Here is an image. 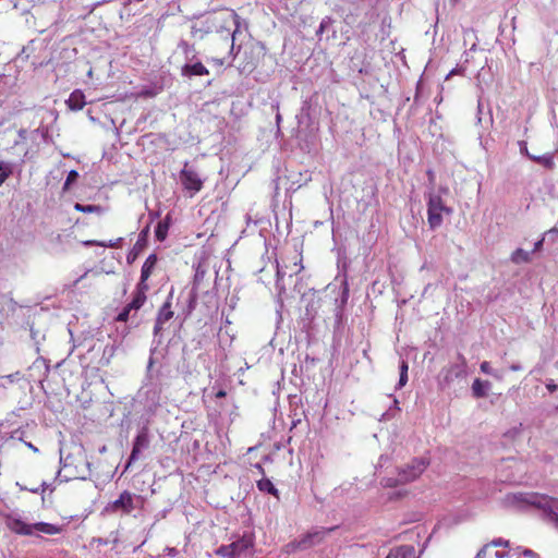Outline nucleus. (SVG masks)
Wrapping results in <instances>:
<instances>
[{
    "instance_id": "f257e3e1",
    "label": "nucleus",
    "mask_w": 558,
    "mask_h": 558,
    "mask_svg": "<svg viewBox=\"0 0 558 558\" xmlns=\"http://www.w3.org/2000/svg\"><path fill=\"white\" fill-rule=\"evenodd\" d=\"M240 28V17L233 10H219L204 15L192 26V36L204 40L210 35L217 36L218 45L234 50L235 34Z\"/></svg>"
},
{
    "instance_id": "f03ea898",
    "label": "nucleus",
    "mask_w": 558,
    "mask_h": 558,
    "mask_svg": "<svg viewBox=\"0 0 558 558\" xmlns=\"http://www.w3.org/2000/svg\"><path fill=\"white\" fill-rule=\"evenodd\" d=\"M453 214V209L447 206L442 197L430 192L427 195V223L432 230L440 228L446 217H450Z\"/></svg>"
},
{
    "instance_id": "7ed1b4c3",
    "label": "nucleus",
    "mask_w": 558,
    "mask_h": 558,
    "mask_svg": "<svg viewBox=\"0 0 558 558\" xmlns=\"http://www.w3.org/2000/svg\"><path fill=\"white\" fill-rule=\"evenodd\" d=\"M524 501L539 510H542L548 521L558 529V498L532 493L529 494Z\"/></svg>"
},
{
    "instance_id": "20e7f679",
    "label": "nucleus",
    "mask_w": 558,
    "mask_h": 558,
    "mask_svg": "<svg viewBox=\"0 0 558 558\" xmlns=\"http://www.w3.org/2000/svg\"><path fill=\"white\" fill-rule=\"evenodd\" d=\"M428 462L424 459H414L404 468L400 469L396 480L387 478L385 485L392 487L403 485L418 478L426 470Z\"/></svg>"
},
{
    "instance_id": "39448f33",
    "label": "nucleus",
    "mask_w": 558,
    "mask_h": 558,
    "mask_svg": "<svg viewBox=\"0 0 558 558\" xmlns=\"http://www.w3.org/2000/svg\"><path fill=\"white\" fill-rule=\"evenodd\" d=\"M179 178L183 190L186 191L191 197L201 192L204 186V180L201 178V174L196 169L190 166L189 162L184 163Z\"/></svg>"
},
{
    "instance_id": "423d86ee",
    "label": "nucleus",
    "mask_w": 558,
    "mask_h": 558,
    "mask_svg": "<svg viewBox=\"0 0 558 558\" xmlns=\"http://www.w3.org/2000/svg\"><path fill=\"white\" fill-rule=\"evenodd\" d=\"M140 497L135 494L124 490L120 494L118 499L109 502L106 506V511L108 513H121L124 515L130 514L135 509V499Z\"/></svg>"
},
{
    "instance_id": "0eeeda50",
    "label": "nucleus",
    "mask_w": 558,
    "mask_h": 558,
    "mask_svg": "<svg viewBox=\"0 0 558 558\" xmlns=\"http://www.w3.org/2000/svg\"><path fill=\"white\" fill-rule=\"evenodd\" d=\"M509 542L502 538L486 544L477 554L476 558H505L508 556Z\"/></svg>"
},
{
    "instance_id": "6e6552de",
    "label": "nucleus",
    "mask_w": 558,
    "mask_h": 558,
    "mask_svg": "<svg viewBox=\"0 0 558 558\" xmlns=\"http://www.w3.org/2000/svg\"><path fill=\"white\" fill-rule=\"evenodd\" d=\"M173 291H170L166 301L159 308L154 326V335H158L163 330L165 325L174 316L172 310Z\"/></svg>"
},
{
    "instance_id": "1a4fd4ad",
    "label": "nucleus",
    "mask_w": 558,
    "mask_h": 558,
    "mask_svg": "<svg viewBox=\"0 0 558 558\" xmlns=\"http://www.w3.org/2000/svg\"><path fill=\"white\" fill-rule=\"evenodd\" d=\"M149 432L147 427H143L136 435L133 441V448L128 461V466H130L134 461H136L142 452V450L147 449L149 447Z\"/></svg>"
},
{
    "instance_id": "9d476101",
    "label": "nucleus",
    "mask_w": 558,
    "mask_h": 558,
    "mask_svg": "<svg viewBox=\"0 0 558 558\" xmlns=\"http://www.w3.org/2000/svg\"><path fill=\"white\" fill-rule=\"evenodd\" d=\"M466 362L463 356H461V364L450 365L442 371V381L441 385L449 386L454 379L462 378L466 374Z\"/></svg>"
},
{
    "instance_id": "9b49d317",
    "label": "nucleus",
    "mask_w": 558,
    "mask_h": 558,
    "mask_svg": "<svg viewBox=\"0 0 558 558\" xmlns=\"http://www.w3.org/2000/svg\"><path fill=\"white\" fill-rule=\"evenodd\" d=\"M61 461L63 463V469H74L72 473L73 476H80L81 471L78 469L86 464L85 456L82 449H78L76 456L68 454L64 458H62Z\"/></svg>"
},
{
    "instance_id": "f8f14e48",
    "label": "nucleus",
    "mask_w": 558,
    "mask_h": 558,
    "mask_svg": "<svg viewBox=\"0 0 558 558\" xmlns=\"http://www.w3.org/2000/svg\"><path fill=\"white\" fill-rule=\"evenodd\" d=\"M209 74V70L205 66V64L197 60L193 63H185L181 68V75L183 77H194V76H205Z\"/></svg>"
},
{
    "instance_id": "ddd939ff",
    "label": "nucleus",
    "mask_w": 558,
    "mask_h": 558,
    "mask_svg": "<svg viewBox=\"0 0 558 558\" xmlns=\"http://www.w3.org/2000/svg\"><path fill=\"white\" fill-rule=\"evenodd\" d=\"M148 289H149V287L147 283L138 282L136 284L134 293H133V299L128 304L129 310L137 311L145 304V302L147 300L146 292L148 291Z\"/></svg>"
},
{
    "instance_id": "4468645a",
    "label": "nucleus",
    "mask_w": 558,
    "mask_h": 558,
    "mask_svg": "<svg viewBox=\"0 0 558 558\" xmlns=\"http://www.w3.org/2000/svg\"><path fill=\"white\" fill-rule=\"evenodd\" d=\"M7 526L12 532L29 536L34 534V524H28L21 519L9 517L7 519Z\"/></svg>"
},
{
    "instance_id": "2eb2a0df",
    "label": "nucleus",
    "mask_w": 558,
    "mask_h": 558,
    "mask_svg": "<svg viewBox=\"0 0 558 558\" xmlns=\"http://www.w3.org/2000/svg\"><path fill=\"white\" fill-rule=\"evenodd\" d=\"M85 105V95L81 89L73 90L66 100V106L72 111L82 110Z\"/></svg>"
},
{
    "instance_id": "dca6fc26",
    "label": "nucleus",
    "mask_w": 558,
    "mask_h": 558,
    "mask_svg": "<svg viewBox=\"0 0 558 558\" xmlns=\"http://www.w3.org/2000/svg\"><path fill=\"white\" fill-rule=\"evenodd\" d=\"M158 258L156 254H150L146 260L144 262L141 270V279L140 282L147 283L148 278L153 274V270L155 269L157 265Z\"/></svg>"
},
{
    "instance_id": "f3484780",
    "label": "nucleus",
    "mask_w": 558,
    "mask_h": 558,
    "mask_svg": "<svg viewBox=\"0 0 558 558\" xmlns=\"http://www.w3.org/2000/svg\"><path fill=\"white\" fill-rule=\"evenodd\" d=\"M234 59H235L234 50L231 53H229V50L226 49V54H223L221 57H210L208 59V62L213 66L221 69L226 65H231V61H233Z\"/></svg>"
},
{
    "instance_id": "a211bd4d",
    "label": "nucleus",
    "mask_w": 558,
    "mask_h": 558,
    "mask_svg": "<svg viewBox=\"0 0 558 558\" xmlns=\"http://www.w3.org/2000/svg\"><path fill=\"white\" fill-rule=\"evenodd\" d=\"M525 154L529 157V159H531L532 161H534V162L545 167L546 169L551 170L555 167V161H554L553 154H545V155H542V156H535V155H531L526 149H525Z\"/></svg>"
},
{
    "instance_id": "6ab92c4d",
    "label": "nucleus",
    "mask_w": 558,
    "mask_h": 558,
    "mask_svg": "<svg viewBox=\"0 0 558 558\" xmlns=\"http://www.w3.org/2000/svg\"><path fill=\"white\" fill-rule=\"evenodd\" d=\"M40 532L47 535L60 534L63 531V527L60 525H54L47 522H38L34 523V532Z\"/></svg>"
},
{
    "instance_id": "aec40b11",
    "label": "nucleus",
    "mask_w": 558,
    "mask_h": 558,
    "mask_svg": "<svg viewBox=\"0 0 558 558\" xmlns=\"http://www.w3.org/2000/svg\"><path fill=\"white\" fill-rule=\"evenodd\" d=\"M253 543L248 538H241L230 544L231 551L234 553V558H239L243 553L250 549Z\"/></svg>"
},
{
    "instance_id": "412c9836",
    "label": "nucleus",
    "mask_w": 558,
    "mask_h": 558,
    "mask_svg": "<svg viewBox=\"0 0 558 558\" xmlns=\"http://www.w3.org/2000/svg\"><path fill=\"white\" fill-rule=\"evenodd\" d=\"M257 66V61L253 56L244 53V59L238 65V70L241 74H251Z\"/></svg>"
},
{
    "instance_id": "4be33fe9",
    "label": "nucleus",
    "mask_w": 558,
    "mask_h": 558,
    "mask_svg": "<svg viewBox=\"0 0 558 558\" xmlns=\"http://www.w3.org/2000/svg\"><path fill=\"white\" fill-rule=\"evenodd\" d=\"M170 221H171V218L169 215H167L163 220H161L157 223L156 230H155V236L158 241L162 242L166 240V238L168 235L169 228H170Z\"/></svg>"
},
{
    "instance_id": "5701e85b",
    "label": "nucleus",
    "mask_w": 558,
    "mask_h": 558,
    "mask_svg": "<svg viewBox=\"0 0 558 558\" xmlns=\"http://www.w3.org/2000/svg\"><path fill=\"white\" fill-rule=\"evenodd\" d=\"M414 548L412 546H400L389 553L387 558H414Z\"/></svg>"
},
{
    "instance_id": "b1692460",
    "label": "nucleus",
    "mask_w": 558,
    "mask_h": 558,
    "mask_svg": "<svg viewBox=\"0 0 558 558\" xmlns=\"http://www.w3.org/2000/svg\"><path fill=\"white\" fill-rule=\"evenodd\" d=\"M256 485L260 492L268 493L275 497L279 496L278 489L275 487V485L269 478H262L257 481Z\"/></svg>"
},
{
    "instance_id": "393cba45",
    "label": "nucleus",
    "mask_w": 558,
    "mask_h": 558,
    "mask_svg": "<svg viewBox=\"0 0 558 558\" xmlns=\"http://www.w3.org/2000/svg\"><path fill=\"white\" fill-rule=\"evenodd\" d=\"M488 381H482L476 378L472 384V392L475 398H484L486 396V389L488 388Z\"/></svg>"
},
{
    "instance_id": "a878e982",
    "label": "nucleus",
    "mask_w": 558,
    "mask_h": 558,
    "mask_svg": "<svg viewBox=\"0 0 558 558\" xmlns=\"http://www.w3.org/2000/svg\"><path fill=\"white\" fill-rule=\"evenodd\" d=\"M122 238H118L113 241H109L108 243L105 241L97 240H86L83 242L85 246H101V247H119L121 245Z\"/></svg>"
},
{
    "instance_id": "bb28decb",
    "label": "nucleus",
    "mask_w": 558,
    "mask_h": 558,
    "mask_svg": "<svg viewBox=\"0 0 558 558\" xmlns=\"http://www.w3.org/2000/svg\"><path fill=\"white\" fill-rule=\"evenodd\" d=\"M74 209L84 214H102L104 208L99 205H83L81 203L74 204Z\"/></svg>"
},
{
    "instance_id": "cd10ccee",
    "label": "nucleus",
    "mask_w": 558,
    "mask_h": 558,
    "mask_svg": "<svg viewBox=\"0 0 558 558\" xmlns=\"http://www.w3.org/2000/svg\"><path fill=\"white\" fill-rule=\"evenodd\" d=\"M511 260L515 264L527 263L531 260L530 253L522 248H517L511 255Z\"/></svg>"
},
{
    "instance_id": "c85d7f7f",
    "label": "nucleus",
    "mask_w": 558,
    "mask_h": 558,
    "mask_svg": "<svg viewBox=\"0 0 558 558\" xmlns=\"http://www.w3.org/2000/svg\"><path fill=\"white\" fill-rule=\"evenodd\" d=\"M408 369H409L408 362L402 361L400 364L399 388H402L408 383Z\"/></svg>"
},
{
    "instance_id": "c756f323",
    "label": "nucleus",
    "mask_w": 558,
    "mask_h": 558,
    "mask_svg": "<svg viewBox=\"0 0 558 558\" xmlns=\"http://www.w3.org/2000/svg\"><path fill=\"white\" fill-rule=\"evenodd\" d=\"M180 47L183 49V51L185 53V58L187 60L192 61L195 58V50L187 43H185V41L181 43Z\"/></svg>"
},
{
    "instance_id": "7c9ffc66",
    "label": "nucleus",
    "mask_w": 558,
    "mask_h": 558,
    "mask_svg": "<svg viewBox=\"0 0 558 558\" xmlns=\"http://www.w3.org/2000/svg\"><path fill=\"white\" fill-rule=\"evenodd\" d=\"M216 554L221 557H228V558H234V553L231 551L230 544L229 545H222L217 550Z\"/></svg>"
},
{
    "instance_id": "2f4dec72",
    "label": "nucleus",
    "mask_w": 558,
    "mask_h": 558,
    "mask_svg": "<svg viewBox=\"0 0 558 558\" xmlns=\"http://www.w3.org/2000/svg\"><path fill=\"white\" fill-rule=\"evenodd\" d=\"M77 178H78V172L76 170H71L68 173L66 180L63 185V190L66 191L70 187V185L77 180Z\"/></svg>"
},
{
    "instance_id": "473e14b6",
    "label": "nucleus",
    "mask_w": 558,
    "mask_h": 558,
    "mask_svg": "<svg viewBox=\"0 0 558 558\" xmlns=\"http://www.w3.org/2000/svg\"><path fill=\"white\" fill-rule=\"evenodd\" d=\"M141 247H142V246H141V244H140V241H137V242L135 243L134 247L132 248V251L129 253V255H128V257H126L128 263H130V264H131V263H133V262L135 260V258H136V256H137V254H138L140 250H141Z\"/></svg>"
},
{
    "instance_id": "72a5a7b5",
    "label": "nucleus",
    "mask_w": 558,
    "mask_h": 558,
    "mask_svg": "<svg viewBox=\"0 0 558 558\" xmlns=\"http://www.w3.org/2000/svg\"><path fill=\"white\" fill-rule=\"evenodd\" d=\"M132 310H129V305H126L121 313L117 316L116 320L120 323H126L130 316V312Z\"/></svg>"
},
{
    "instance_id": "f704fd0d",
    "label": "nucleus",
    "mask_w": 558,
    "mask_h": 558,
    "mask_svg": "<svg viewBox=\"0 0 558 558\" xmlns=\"http://www.w3.org/2000/svg\"><path fill=\"white\" fill-rule=\"evenodd\" d=\"M12 170L10 167H5L3 171L0 172V185H2L7 179L11 175Z\"/></svg>"
},
{
    "instance_id": "c9c22d12",
    "label": "nucleus",
    "mask_w": 558,
    "mask_h": 558,
    "mask_svg": "<svg viewBox=\"0 0 558 558\" xmlns=\"http://www.w3.org/2000/svg\"><path fill=\"white\" fill-rule=\"evenodd\" d=\"M521 555L524 558H541L538 554H536L535 551H533L531 549H523Z\"/></svg>"
},
{
    "instance_id": "e433bc0d",
    "label": "nucleus",
    "mask_w": 558,
    "mask_h": 558,
    "mask_svg": "<svg viewBox=\"0 0 558 558\" xmlns=\"http://www.w3.org/2000/svg\"><path fill=\"white\" fill-rule=\"evenodd\" d=\"M481 371L484 373V374H492V367H490V364L487 362V361H484L481 366H480Z\"/></svg>"
},
{
    "instance_id": "4c0bfd02",
    "label": "nucleus",
    "mask_w": 558,
    "mask_h": 558,
    "mask_svg": "<svg viewBox=\"0 0 558 558\" xmlns=\"http://www.w3.org/2000/svg\"><path fill=\"white\" fill-rule=\"evenodd\" d=\"M461 74H463V69H462V68H454V69H452V70L449 72V74L447 75V77H446V78L448 80L449 77H451V76H453V75H461Z\"/></svg>"
},
{
    "instance_id": "58836bf2",
    "label": "nucleus",
    "mask_w": 558,
    "mask_h": 558,
    "mask_svg": "<svg viewBox=\"0 0 558 558\" xmlns=\"http://www.w3.org/2000/svg\"><path fill=\"white\" fill-rule=\"evenodd\" d=\"M302 270H303V266H302V264H301V258H300V259H299V262H295V263H294L293 274H294V275H298V274H300Z\"/></svg>"
},
{
    "instance_id": "ea45409f",
    "label": "nucleus",
    "mask_w": 558,
    "mask_h": 558,
    "mask_svg": "<svg viewBox=\"0 0 558 558\" xmlns=\"http://www.w3.org/2000/svg\"><path fill=\"white\" fill-rule=\"evenodd\" d=\"M546 388L550 391V392H554L557 390L558 386L553 384V383H549L546 385Z\"/></svg>"
},
{
    "instance_id": "a19ab883",
    "label": "nucleus",
    "mask_w": 558,
    "mask_h": 558,
    "mask_svg": "<svg viewBox=\"0 0 558 558\" xmlns=\"http://www.w3.org/2000/svg\"><path fill=\"white\" fill-rule=\"evenodd\" d=\"M227 396V392L225 390H218L215 395L217 399L225 398Z\"/></svg>"
},
{
    "instance_id": "79ce46f5",
    "label": "nucleus",
    "mask_w": 558,
    "mask_h": 558,
    "mask_svg": "<svg viewBox=\"0 0 558 558\" xmlns=\"http://www.w3.org/2000/svg\"><path fill=\"white\" fill-rule=\"evenodd\" d=\"M254 468H255V469H256V470H257L262 475H264V474H265V470H264V468H263V465H262V464L256 463V464L254 465Z\"/></svg>"
},
{
    "instance_id": "37998d69",
    "label": "nucleus",
    "mask_w": 558,
    "mask_h": 558,
    "mask_svg": "<svg viewBox=\"0 0 558 558\" xmlns=\"http://www.w3.org/2000/svg\"><path fill=\"white\" fill-rule=\"evenodd\" d=\"M543 245V240H539L535 243L533 251H538Z\"/></svg>"
},
{
    "instance_id": "c03bdc74",
    "label": "nucleus",
    "mask_w": 558,
    "mask_h": 558,
    "mask_svg": "<svg viewBox=\"0 0 558 558\" xmlns=\"http://www.w3.org/2000/svg\"><path fill=\"white\" fill-rule=\"evenodd\" d=\"M5 167H9V166L5 165L3 161H0V172L3 171L5 169Z\"/></svg>"
},
{
    "instance_id": "a18cd8bd",
    "label": "nucleus",
    "mask_w": 558,
    "mask_h": 558,
    "mask_svg": "<svg viewBox=\"0 0 558 558\" xmlns=\"http://www.w3.org/2000/svg\"><path fill=\"white\" fill-rule=\"evenodd\" d=\"M427 174H428V178H429L430 180H433V179H434L433 171H430V170H429V171H427Z\"/></svg>"
},
{
    "instance_id": "49530a36",
    "label": "nucleus",
    "mask_w": 558,
    "mask_h": 558,
    "mask_svg": "<svg viewBox=\"0 0 558 558\" xmlns=\"http://www.w3.org/2000/svg\"><path fill=\"white\" fill-rule=\"evenodd\" d=\"M277 276H278V277H283V276H284V274H282V272H281V270L278 268V269H277Z\"/></svg>"
},
{
    "instance_id": "de8ad7c7",
    "label": "nucleus",
    "mask_w": 558,
    "mask_h": 558,
    "mask_svg": "<svg viewBox=\"0 0 558 558\" xmlns=\"http://www.w3.org/2000/svg\"><path fill=\"white\" fill-rule=\"evenodd\" d=\"M147 234V231H143L141 235L145 236Z\"/></svg>"
},
{
    "instance_id": "09e8293b",
    "label": "nucleus",
    "mask_w": 558,
    "mask_h": 558,
    "mask_svg": "<svg viewBox=\"0 0 558 558\" xmlns=\"http://www.w3.org/2000/svg\"><path fill=\"white\" fill-rule=\"evenodd\" d=\"M320 32L324 31V24L320 25V28H319Z\"/></svg>"
}]
</instances>
